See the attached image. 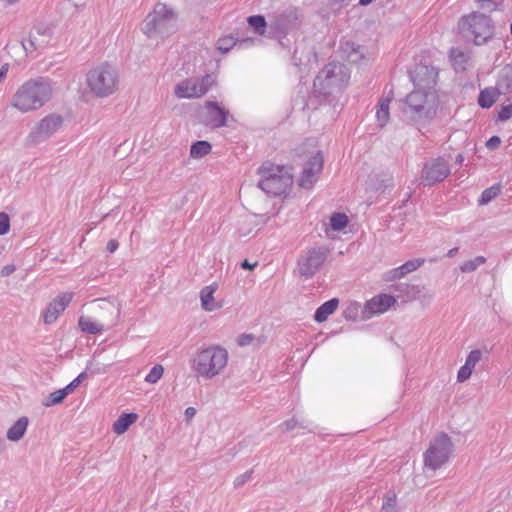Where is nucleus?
<instances>
[{"label":"nucleus","instance_id":"nucleus-1","mask_svg":"<svg viewBox=\"0 0 512 512\" xmlns=\"http://www.w3.org/2000/svg\"><path fill=\"white\" fill-rule=\"evenodd\" d=\"M409 74L414 90L405 98L403 113L415 124L425 125L434 118L439 105L437 72L433 67L417 65Z\"/></svg>","mask_w":512,"mask_h":512},{"label":"nucleus","instance_id":"nucleus-2","mask_svg":"<svg viewBox=\"0 0 512 512\" xmlns=\"http://www.w3.org/2000/svg\"><path fill=\"white\" fill-rule=\"evenodd\" d=\"M54 91V82L50 78H30L18 86L11 97L10 105L21 113L34 112L51 101Z\"/></svg>","mask_w":512,"mask_h":512},{"label":"nucleus","instance_id":"nucleus-3","mask_svg":"<svg viewBox=\"0 0 512 512\" xmlns=\"http://www.w3.org/2000/svg\"><path fill=\"white\" fill-rule=\"evenodd\" d=\"M228 360L227 349L213 344L197 350L191 359V369L199 377L213 379L223 373Z\"/></svg>","mask_w":512,"mask_h":512},{"label":"nucleus","instance_id":"nucleus-4","mask_svg":"<svg viewBox=\"0 0 512 512\" xmlns=\"http://www.w3.org/2000/svg\"><path fill=\"white\" fill-rule=\"evenodd\" d=\"M350 74L345 64L330 62L316 76L314 91L324 96L341 93L349 84Z\"/></svg>","mask_w":512,"mask_h":512},{"label":"nucleus","instance_id":"nucleus-5","mask_svg":"<svg viewBox=\"0 0 512 512\" xmlns=\"http://www.w3.org/2000/svg\"><path fill=\"white\" fill-rule=\"evenodd\" d=\"M258 173L261 176L258 187L271 196H281L291 188L293 177L289 168L272 163H264Z\"/></svg>","mask_w":512,"mask_h":512},{"label":"nucleus","instance_id":"nucleus-6","mask_svg":"<svg viewBox=\"0 0 512 512\" xmlns=\"http://www.w3.org/2000/svg\"><path fill=\"white\" fill-rule=\"evenodd\" d=\"M458 30L463 38L476 45L485 44L494 34L491 19L477 12L463 16L458 22Z\"/></svg>","mask_w":512,"mask_h":512},{"label":"nucleus","instance_id":"nucleus-7","mask_svg":"<svg viewBox=\"0 0 512 512\" xmlns=\"http://www.w3.org/2000/svg\"><path fill=\"white\" fill-rule=\"evenodd\" d=\"M86 81L93 95L104 98L117 91L119 74L114 66L105 63L91 69Z\"/></svg>","mask_w":512,"mask_h":512},{"label":"nucleus","instance_id":"nucleus-8","mask_svg":"<svg viewBox=\"0 0 512 512\" xmlns=\"http://www.w3.org/2000/svg\"><path fill=\"white\" fill-rule=\"evenodd\" d=\"M142 32L148 37L168 36L175 31V14L164 3H157L152 12L144 19Z\"/></svg>","mask_w":512,"mask_h":512},{"label":"nucleus","instance_id":"nucleus-9","mask_svg":"<svg viewBox=\"0 0 512 512\" xmlns=\"http://www.w3.org/2000/svg\"><path fill=\"white\" fill-rule=\"evenodd\" d=\"M301 23V15L297 8L288 7L277 12L273 19L269 22V37L278 40L280 45L288 47L289 40L286 37L293 31L297 30Z\"/></svg>","mask_w":512,"mask_h":512},{"label":"nucleus","instance_id":"nucleus-10","mask_svg":"<svg viewBox=\"0 0 512 512\" xmlns=\"http://www.w3.org/2000/svg\"><path fill=\"white\" fill-rule=\"evenodd\" d=\"M453 451L451 438L445 434H438L431 442L428 449L423 454L424 466L430 470L436 471L446 464Z\"/></svg>","mask_w":512,"mask_h":512},{"label":"nucleus","instance_id":"nucleus-11","mask_svg":"<svg viewBox=\"0 0 512 512\" xmlns=\"http://www.w3.org/2000/svg\"><path fill=\"white\" fill-rule=\"evenodd\" d=\"M330 250L325 246L311 247L304 250L298 260L299 275L305 279L312 278L325 263Z\"/></svg>","mask_w":512,"mask_h":512},{"label":"nucleus","instance_id":"nucleus-12","mask_svg":"<svg viewBox=\"0 0 512 512\" xmlns=\"http://www.w3.org/2000/svg\"><path fill=\"white\" fill-rule=\"evenodd\" d=\"M215 84V77L205 75L202 78H190L179 82L174 89L178 98H200L205 95Z\"/></svg>","mask_w":512,"mask_h":512},{"label":"nucleus","instance_id":"nucleus-13","mask_svg":"<svg viewBox=\"0 0 512 512\" xmlns=\"http://www.w3.org/2000/svg\"><path fill=\"white\" fill-rule=\"evenodd\" d=\"M63 117L56 113H51L42 118L32 129L28 140L32 144H39L52 137L62 126Z\"/></svg>","mask_w":512,"mask_h":512},{"label":"nucleus","instance_id":"nucleus-14","mask_svg":"<svg viewBox=\"0 0 512 512\" xmlns=\"http://www.w3.org/2000/svg\"><path fill=\"white\" fill-rule=\"evenodd\" d=\"M53 38V29L45 23L36 24L29 32L28 38L22 40L21 45L26 54L42 50L47 47Z\"/></svg>","mask_w":512,"mask_h":512},{"label":"nucleus","instance_id":"nucleus-15","mask_svg":"<svg viewBox=\"0 0 512 512\" xmlns=\"http://www.w3.org/2000/svg\"><path fill=\"white\" fill-rule=\"evenodd\" d=\"M340 51L343 58L357 65L369 64L377 54L374 47L360 45L351 40L342 42Z\"/></svg>","mask_w":512,"mask_h":512},{"label":"nucleus","instance_id":"nucleus-16","mask_svg":"<svg viewBox=\"0 0 512 512\" xmlns=\"http://www.w3.org/2000/svg\"><path fill=\"white\" fill-rule=\"evenodd\" d=\"M323 156L320 151L314 152L305 162L298 184L303 189H312L318 181L323 169Z\"/></svg>","mask_w":512,"mask_h":512},{"label":"nucleus","instance_id":"nucleus-17","mask_svg":"<svg viewBox=\"0 0 512 512\" xmlns=\"http://www.w3.org/2000/svg\"><path fill=\"white\" fill-rule=\"evenodd\" d=\"M450 174V166L443 158H436L425 163L421 178L425 185L431 186L442 182Z\"/></svg>","mask_w":512,"mask_h":512},{"label":"nucleus","instance_id":"nucleus-18","mask_svg":"<svg viewBox=\"0 0 512 512\" xmlns=\"http://www.w3.org/2000/svg\"><path fill=\"white\" fill-rule=\"evenodd\" d=\"M396 304V299L389 294H379L368 300L362 310V318L369 319L378 314L385 313Z\"/></svg>","mask_w":512,"mask_h":512},{"label":"nucleus","instance_id":"nucleus-19","mask_svg":"<svg viewBox=\"0 0 512 512\" xmlns=\"http://www.w3.org/2000/svg\"><path fill=\"white\" fill-rule=\"evenodd\" d=\"M204 108L203 123L206 126L220 128L226 125L229 116L227 109L213 101H207Z\"/></svg>","mask_w":512,"mask_h":512},{"label":"nucleus","instance_id":"nucleus-20","mask_svg":"<svg viewBox=\"0 0 512 512\" xmlns=\"http://www.w3.org/2000/svg\"><path fill=\"white\" fill-rule=\"evenodd\" d=\"M73 298L72 293H61L53 299L44 310L42 317L45 324L54 323L59 315L66 309Z\"/></svg>","mask_w":512,"mask_h":512},{"label":"nucleus","instance_id":"nucleus-21","mask_svg":"<svg viewBox=\"0 0 512 512\" xmlns=\"http://www.w3.org/2000/svg\"><path fill=\"white\" fill-rule=\"evenodd\" d=\"M217 290V284L205 286L200 291L201 307L207 312L218 310L222 307V304L217 302L214 298V294Z\"/></svg>","mask_w":512,"mask_h":512},{"label":"nucleus","instance_id":"nucleus-22","mask_svg":"<svg viewBox=\"0 0 512 512\" xmlns=\"http://www.w3.org/2000/svg\"><path fill=\"white\" fill-rule=\"evenodd\" d=\"M393 99V92L390 90L386 95H383L376 105V120L379 127H384L390 119V103Z\"/></svg>","mask_w":512,"mask_h":512},{"label":"nucleus","instance_id":"nucleus-23","mask_svg":"<svg viewBox=\"0 0 512 512\" xmlns=\"http://www.w3.org/2000/svg\"><path fill=\"white\" fill-rule=\"evenodd\" d=\"M254 43L255 40L252 38H246L241 41H237L232 35H227L218 39L216 43V48L221 54H226L236 45H239L240 47H245L247 44Z\"/></svg>","mask_w":512,"mask_h":512},{"label":"nucleus","instance_id":"nucleus-24","mask_svg":"<svg viewBox=\"0 0 512 512\" xmlns=\"http://www.w3.org/2000/svg\"><path fill=\"white\" fill-rule=\"evenodd\" d=\"M99 308L103 311L109 313L110 317L108 318L109 326H114L120 317V304L115 301L110 300H99Z\"/></svg>","mask_w":512,"mask_h":512},{"label":"nucleus","instance_id":"nucleus-25","mask_svg":"<svg viewBox=\"0 0 512 512\" xmlns=\"http://www.w3.org/2000/svg\"><path fill=\"white\" fill-rule=\"evenodd\" d=\"M338 299L333 298L323 303L315 312L314 319L316 322L321 323L335 312L338 307Z\"/></svg>","mask_w":512,"mask_h":512},{"label":"nucleus","instance_id":"nucleus-26","mask_svg":"<svg viewBox=\"0 0 512 512\" xmlns=\"http://www.w3.org/2000/svg\"><path fill=\"white\" fill-rule=\"evenodd\" d=\"M138 415L135 413H124L113 423V431L117 435L125 433L128 428L136 422Z\"/></svg>","mask_w":512,"mask_h":512},{"label":"nucleus","instance_id":"nucleus-27","mask_svg":"<svg viewBox=\"0 0 512 512\" xmlns=\"http://www.w3.org/2000/svg\"><path fill=\"white\" fill-rule=\"evenodd\" d=\"M28 426V418L20 417L7 431L10 441H19L25 434Z\"/></svg>","mask_w":512,"mask_h":512},{"label":"nucleus","instance_id":"nucleus-28","mask_svg":"<svg viewBox=\"0 0 512 512\" xmlns=\"http://www.w3.org/2000/svg\"><path fill=\"white\" fill-rule=\"evenodd\" d=\"M501 93L496 87H489L482 90L478 97V104L482 108H490Z\"/></svg>","mask_w":512,"mask_h":512},{"label":"nucleus","instance_id":"nucleus-29","mask_svg":"<svg viewBox=\"0 0 512 512\" xmlns=\"http://www.w3.org/2000/svg\"><path fill=\"white\" fill-rule=\"evenodd\" d=\"M496 88L501 94L512 91V68L505 67L498 78Z\"/></svg>","mask_w":512,"mask_h":512},{"label":"nucleus","instance_id":"nucleus-30","mask_svg":"<svg viewBox=\"0 0 512 512\" xmlns=\"http://www.w3.org/2000/svg\"><path fill=\"white\" fill-rule=\"evenodd\" d=\"M80 329L88 334H99L104 330V325L94 321L90 317L81 316L79 318Z\"/></svg>","mask_w":512,"mask_h":512},{"label":"nucleus","instance_id":"nucleus-31","mask_svg":"<svg viewBox=\"0 0 512 512\" xmlns=\"http://www.w3.org/2000/svg\"><path fill=\"white\" fill-rule=\"evenodd\" d=\"M249 26L253 32L259 36H265L266 28L269 27L266 19L262 15H252L247 18Z\"/></svg>","mask_w":512,"mask_h":512},{"label":"nucleus","instance_id":"nucleus-32","mask_svg":"<svg viewBox=\"0 0 512 512\" xmlns=\"http://www.w3.org/2000/svg\"><path fill=\"white\" fill-rule=\"evenodd\" d=\"M212 146L207 141H197L190 147V156L194 159L202 158L211 152Z\"/></svg>","mask_w":512,"mask_h":512},{"label":"nucleus","instance_id":"nucleus-33","mask_svg":"<svg viewBox=\"0 0 512 512\" xmlns=\"http://www.w3.org/2000/svg\"><path fill=\"white\" fill-rule=\"evenodd\" d=\"M68 395L69 394L65 390V388L56 390V391L50 393L49 396L46 397L42 401V405L45 407H51V406L57 405V404L61 403Z\"/></svg>","mask_w":512,"mask_h":512},{"label":"nucleus","instance_id":"nucleus-34","mask_svg":"<svg viewBox=\"0 0 512 512\" xmlns=\"http://www.w3.org/2000/svg\"><path fill=\"white\" fill-rule=\"evenodd\" d=\"M348 224V217L344 213H334L330 217V227L334 231L343 230Z\"/></svg>","mask_w":512,"mask_h":512},{"label":"nucleus","instance_id":"nucleus-35","mask_svg":"<svg viewBox=\"0 0 512 512\" xmlns=\"http://www.w3.org/2000/svg\"><path fill=\"white\" fill-rule=\"evenodd\" d=\"M450 57H451V60L453 61V64L456 69H461V70L465 69V64L467 62V56L464 52H462L458 48H452L450 50Z\"/></svg>","mask_w":512,"mask_h":512},{"label":"nucleus","instance_id":"nucleus-36","mask_svg":"<svg viewBox=\"0 0 512 512\" xmlns=\"http://www.w3.org/2000/svg\"><path fill=\"white\" fill-rule=\"evenodd\" d=\"M486 262V258L483 256H477L474 259L465 261L461 266L460 270L463 273H470L475 271L479 266Z\"/></svg>","mask_w":512,"mask_h":512},{"label":"nucleus","instance_id":"nucleus-37","mask_svg":"<svg viewBox=\"0 0 512 512\" xmlns=\"http://www.w3.org/2000/svg\"><path fill=\"white\" fill-rule=\"evenodd\" d=\"M425 260L423 258H417L408 260L401 266H399V270H401V273L403 276H406L409 273H412L416 271L418 268H420L424 264Z\"/></svg>","mask_w":512,"mask_h":512},{"label":"nucleus","instance_id":"nucleus-38","mask_svg":"<svg viewBox=\"0 0 512 512\" xmlns=\"http://www.w3.org/2000/svg\"><path fill=\"white\" fill-rule=\"evenodd\" d=\"M164 374V368L160 364L154 365L149 373L145 376V382L149 384L157 383Z\"/></svg>","mask_w":512,"mask_h":512},{"label":"nucleus","instance_id":"nucleus-39","mask_svg":"<svg viewBox=\"0 0 512 512\" xmlns=\"http://www.w3.org/2000/svg\"><path fill=\"white\" fill-rule=\"evenodd\" d=\"M381 512H397L396 495L388 493L382 503Z\"/></svg>","mask_w":512,"mask_h":512},{"label":"nucleus","instance_id":"nucleus-40","mask_svg":"<svg viewBox=\"0 0 512 512\" xmlns=\"http://www.w3.org/2000/svg\"><path fill=\"white\" fill-rule=\"evenodd\" d=\"M500 192L499 186H492L490 188L485 189L480 197L479 203L480 204H487L491 200H493Z\"/></svg>","mask_w":512,"mask_h":512},{"label":"nucleus","instance_id":"nucleus-41","mask_svg":"<svg viewBox=\"0 0 512 512\" xmlns=\"http://www.w3.org/2000/svg\"><path fill=\"white\" fill-rule=\"evenodd\" d=\"M416 298L422 305H429L434 298V294L425 287H417Z\"/></svg>","mask_w":512,"mask_h":512},{"label":"nucleus","instance_id":"nucleus-42","mask_svg":"<svg viewBox=\"0 0 512 512\" xmlns=\"http://www.w3.org/2000/svg\"><path fill=\"white\" fill-rule=\"evenodd\" d=\"M361 304L358 302H350L345 310V318L356 320L359 317L360 311L362 312Z\"/></svg>","mask_w":512,"mask_h":512},{"label":"nucleus","instance_id":"nucleus-43","mask_svg":"<svg viewBox=\"0 0 512 512\" xmlns=\"http://www.w3.org/2000/svg\"><path fill=\"white\" fill-rule=\"evenodd\" d=\"M481 358H482V352L480 350H478V349L472 350L466 358L465 365L474 370L475 366L481 360Z\"/></svg>","mask_w":512,"mask_h":512},{"label":"nucleus","instance_id":"nucleus-44","mask_svg":"<svg viewBox=\"0 0 512 512\" xmlns=\"http://www.w3.org/2000/svg\"><path fill=\"white\" fill-rule=\"evenodd\" d=\"M297 426H301L303 428H306V426H304L302 423H299L296 418H292V419H289V420L284 421L283 423H281L279 425V429L282 432H287V431L295 429Z\"/></svg>","mask_w":512,"mask_h":512},{"label":"nucleus","instance_id":"nucleus-45","mask_svg":"<svg viewBox=\"0 0 512 512\" xmlns=\"http://www.w3.org/2000/svg\"><path fill=\"white\" fill-rule=\"evenodd\" d=\"M511 117H512V105L511 104L503 105L498 112L497 120L504 122V121L509 120Z\"/></svg>","mask_w":512,"mask_h":512},{"label":"nucleus","instance_id":"nucleus-46","mask_svg":"<svg viewBox=\"0 0 512 512\" xmlns=\"http://www.w3.org/2000/svg\"><path fill=\"white\" fill-rule=\"evenodd\" d=\"M402 277H404V276L401 273V270H399V267L390 269L383 274V280L388 281V282L401 279Z\"/></svg>","mask_w":512,"mask_h":512},{"label":"nucleus","instance_id":"nucleus-47","mask_svg":"<svg viewBox=\"0 0 512 512\" xmlns=\"http://www.w3.org/2000/svg\"><path fill=\"white\" fill-rule=\"evenodd\" d=\"M86 377L87 372L83 371L72 382H70L66 387H64L68 394H70Z\"/></svg>","mask_w":512,"mask_h":512},{"label":"nucleus","instance_id":"nucleus-48","mask_svg":"<svg viewBox=\"0 0 512 512\" xmlns=\"http://www.w3.org/2000/svg\"><path fill=\"white\" fill-rule=\"evenodd\" d=\"M473 372V369L466 366L465 364L460 367L458 374H457V380L458 382H464L468 380Z\"/></svg>","mask_w":512,"mask_h":512},{"label":"nucleus","instance_id":"nucleus-49","mask_svg":"<svg viewBox=\"0 0 512 512\" xmlns=\"http://www.w3.org/2000/svg\"><path fill=\"white\" fill-rule=\"evenodd\" d=\"M10 228L9 217L5 213H0V236L8 233Z\"/></svg>","mask_w":512,"mask_h":512},{"label":"nucleus","instance_id":"nucleus-50","mask_svg":"<svg viewBox=\"0 0 512 512\" xmlns=\"http://www.w3.org/2000/svg\"><path fill=\"white\" fill-rule=\"evenodd\" d=\"M252 473V470H250L237 476L234 480V486L236 488L243 486L246 482H248L251 479Z\"/></svg>","mask_w":512,"mask_h":512},{"label":"nucleus","instance_id":"nucleus-51","mask_svg":"<svg viewBox=\"0 0 512 512\" xmlns=\"http://www.w3.org/2000/svg\"><path fill=\"white\" fill-rule=\"evenodd\" d=\"M85 371L87 373L90 372L91 374L95 375L106 372V369L101 368L100 365L98 363H95L94 361H89L87 363Z\"/></svg>","mask_w":512,"mask_h":512},{"label":"nucleus","instance_id":"nucleus-52","mask_svg":"<svg viewBox=\"0 0 512 512\" xmlns=\"http://www.w3.org/2000/svg\"><path fill=\"white\" fill-rule=\"evenodd\" d=\"M501 139L498 136H492L487 142L486 147L490 150H494L499 147Z\"/></svg>","mask_w":512,"mask_h":512},{"label":"nucleus","instance_id":"nucleus-53","mask_svg":"<svg viewBox=\"0 0 512 512\" xmlns=\"http://www.w3.org/2000/svg\"><path fill=\"white\" fill-rule=\"evenodd\" d=\"M253 340V336L250 335V334H243L241 336H239L238 338V344L240 346H246V345H249Z\"/></svg>","mask_w":512,"mask_h":512},{"label":"nucleus","instance_id":"nucleus-54","mask_svg":"<svg viewBox=\"0 0 512 512\" xmlns=\"http://www.w3.org/2000/svg\"><path fill=\"white\" fill-rule=\"evenodd\" d=\"M15 270H16L15 265H13V264L5 265V266L2 268V270H1V275H2L3 277L9 276V275H11Z\"/></svg>","mask_w":512,"mask_h":512},{"label":"nucleus","instance_id":"nucleus-55","mask_svg":"<svg viewBox=\"0 0 512 512\" xmlns=\"http://www.w3.org/2000/svg\"><path fill=\"white\" fill-rule=\"evenodd\" d=\"M495 3L491 0H481L480 1V8L486 9V10H494L495 9Z\"/></svg>","mask_w":512,"mask_h":512},{"label":"nucleus","instance_id":"nucleus-56","mask_svg":"<svg viewBox=\"0 0 512 512\" xmlns=\"http://www.w3.org/2000/svg\"><path fill=\"white\" fill-rule=\"evenodd\" d=\"M187 421H190L196 415V409L194 407L186 408L184 412Z\"/></svg>","mask_w":512,"mask_h":512},{"label":"nucleus","instance_id":"nucleus-57","mask_svg":"<svg viewBox=\"0 0 512 512\" xmlns=\"http://www.w3.org/2000/svg\"><path fill=\"white\" fill-rule=\"evenodd\" d=\"M118 246L119 243L116 240L112 239L107 243V250L110 253H114L118 249Z\"/></svg>","mask_w":512,"mask_h":512},{"label":"nucleus","instance_id":"nucleus-58","mask_svg":"<svg viewBox=\"0 0 512 512\" xmlns=\"http://www.w3.org/2000/svg\"><path fill=\"white\" fill-rule=\"evenodd\" d=\"M8 70H9L8 64H4L0 68V83L6 78Z\"/></svg>","mask_w":512,"mask_h":512},{"label":"nucleus","instance_id":"nucleus-59","mask_svg":"<svg viewBox=\"0 0 512 512\" xmlns=\"http://www.w3.org/2000/svg\"><path fill=\"white\" fill-rule=\"evenodd\" d=\"M257 266V263H250L248 260H244L241 263V267L246 270H253Z\"/></svg>","mask_w":512,"mask_h":512},{"label":"nucleus","instance_id":"nucleus-60","mask_svg":"<svg viewBox=\"0 0 512 512\" xmlns=\"http://www.w3.org/2000/svg\"><path fill=\"white\" fill-rule=\"evenodd\" d=\"M457 252H458V247H454V248L450 249V250L447 252L446 256H447L448 258H453V257L457 254Z\"/></svg>","mask_w":512,"mask_h":512},{"label":"nucleus","instance_id":"nucleus-61","mask_svg":"<svg viewBox=\"0 0 512 512\" xmlns=\"http://www.w3.org/2000/svg\"><path fill=\"white\" fill-rule=\"evenodd\" d=\"M375 0H359V5L361 6H367L369 4H371L372 2H374Z\"/></svg>","mask_w":512,"mask_h":512},{"label":"nucleus","instance_id":"nucleus-62","mask_svg":"<svg viewBox=\"0 0 512 512\" xmlns=\"http://www.w3.org/2000/svg\"><path fill=\"white\" fill-rule=\"evenodd\" d=\"M463 161H464V157H463V155H461V154L457 155V157H456V163H457V164H459V165H461V164L463 163Z\"/></svg>","mask_w":512,"mask_h":512},{"label":"nucleus","instance_id":"nucleus-63","mask_svg":"<svg viewBox=\"0 0 512 512\" xmlns=\"http://www.w3.org/2000/svg\"><path fill=\"white\" fill-rule=\"evenodd\" d=\"M296 53H297V50H295V51H294L293 61H294V64H295V65H299V63H298V61H297Z\"/></svg>","mask_w":512,"mask_h":512},{"label":"nucleus","instance_id":"nucleus-64","mask_svg":"<svg viewBox=\"0 0 512 512\" xmlns=\"http://www.w3.org/2000/svg\"><path fill=\"white\" fill-rule=\"evenodd\" d=\"M510 31H511V35H512V23H511Z\"/></svg>","mask_w":512,"mask_h":512}]
</instances>
